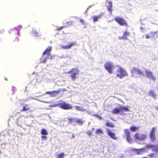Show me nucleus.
<instances>
[{
	"label": "nucleus",
	"instance_id": "f257e3e1",
	"mask_svg": "<svg viewBox=\"0 0 158 158\" xmlns=\"http://www.w3.org/2000/svg\"><path fill=\"white\" fill-rule=\"evenodd\" d=\"M70 74L69 77H71V80L74 81L77 78V76L78 75L79 71L77 68H73L70 70L68 72Z\"/></svg>",
	"mask_w": 158,
	"mask_h": 158
},
{
	"label": "nucleus",
	"instance_id": "f03ea898",
	"mask_svg": "<svg viewBox=\"0 0 158 158\" xmlns=\"http://www.w3.org/2000/svg\"><path fill=\"white\" fill-rule=\"evenodd\" d=\"M128 74L126 71L121 67H119L117 70L116 77L122 79L125 77L127 76Z\"/></svg>",
	"mask_w": 158,
	"mask_h": 158
},
{
	"label": "nucleus",
	"instance_id": "7ed1b4c3",
	"mask_svg": "<svg viewBox=\"0 0 158 158\" xmlns=\"http://www.w3.org/2000/svg\"><path fill=\"white\" fill-rule=\"evenodd\" d=\"M57 106L64 110H69L73 108L71 104L66 103L64 101H61L58 103Z\"/></svg>",
	"mask_w": 158,
	"mask_h": 158
},
{
	"label": "nucleus",
	"instance_id": "20e7f679",
	"mask_svg": "<svg viewBox=\"0 0 158 158\" xmlns=\"http://www.w3.org/2000/svg\"><path fill=\"white\" fill-rule=\"evenodd\" d=\"M104 67L109 73L111 74L113 73L114 65L112 62L109 61L106 62L104 65Z\"/></svg>",
	"mask_w": 158,
	"mask_h": 158
},
{
	"label": "nucleus",
	"instance_id": "39448f33",
	"mask_svg": "<svg viewBox=\"0 0 158 158\" xmlns=\"http://www.w3.org/2000/svg\"><path fill=\"white\" fill-rule=\"evenodd\" d=\"M114 20L120 26H125L126 27L128 26L126 21L122 18L116 17L114 18Z\"/></svg>",
	"mask_w": 158,
	"mask_h": 158
},
{
	"label": "nucleus",
	"instance_id": "423d86ee",
	"mask_svg": "<svg viewBox=\"0 0 158 158\" xmlns=\"http://www.w3.org/2000/svg\"><path fill=\"white\" fill-rule=\"evenodd\" d=\"M131 73L133 76H136L137 75H141L143 74L142 71H140L139 69L135 67H133L131 70Z\"/></svg>",
	"mask_w": 158,
	"mask_h": 158
},
{
	"label": "nucleus",
	"instance_id": "0eeeda50",
	"mask_svg": "<svg viewBox=\"0 0 158 158\" xmlns=\"http://www.w3.org/2000/svg\"><path fill=\"white\" fill-rule=\"evenodd\" d=\"M61 90V89H59L58 90H54L52 91H47L46 94L49 95L51 97H56L58 95Z\"/></svg>",
	"mask_w": 158,
	"mask_h": 158
},
{
	"label": "nucleus",
	"instance_id": "6e6552de",
	"mask_svg": "<svg viewBox=\"0 0 158 158\" xmlns=\"http://www.w3.org/2000/svg\"><path fill=\"white\" fill-rule=\"evenodd\" d=\"M52 47L51 46H48L43 52L42 53V56L43 57L44 56L47 55V56L51 57V54L50 52L52 51Z\"/></svg>",
	"mask_w": 158,
	"mask_h": 158
},
{
	"label": "nucleus",
	"instance_id": "1a4fd4ad",
	"mask_svg": "<svg viewBox=\"0 0 158 158\" xmlns=\"http://www.w3.org/2000/svg\"><path fill=\"white\" fill-rule=\"evenodd\" d=\"M77 44L76 42H74L69 43L67 45L61 46V48L63 49H69L71 48L73 46L77 45Z\"/></svg>",
	"mask_w": 158,
	"mask_h": 158
},
{
	"label": "nucleus",
	"instance_id": "9d476101",
	"mask_svg": "<svg viewBox=\"0 0 158 158\" xmlns=\"http://www.w3.org/2000/svg\"><path fill=\"white\" fill-rule=\"evenodd\" d=\"M145 72L146 76L148 78L153 80V81H154L155 80V77L153 76L152 73V72L148 70H145Z\"/></svg>",
	"mask_w": 158,
	"mask_h": 158
},
{
	"label": "nucleus",
	"instance_id": "9b49d317",
	"mask_svg": "<svg viewBox=\"0 0 158 158\" xmlns=\"http://www.w3.org/2000/svg\"><path fill=\"white\" fill-rule=\"evenodd\" d=\"M130 33L129 32H127L126 30L125 32H124L122 36L118 37L119 39L121 40L122 39L127 40V36H128Z\"/></svg>",
	"mask_w": 158,
	"mask_h": 158
},
{
	"label": "nucleus",
	"instance_id": "f8f14e48",
	"mask_svg": "<svg viewBox=\"0 0 158 158\" xmlns=\"http://www.w3.org/2000/svg\"><path fill=\"white\" fill-rule=\"evenodd\" d=\"M124 137L126 138H131L130 132L128 129H124Z\"/></svg>",
	"mask_w": 158,
	"mask_h": 158
},
{
	"label": "nucleus",
	"instance_id": "ddd939ff",
	"mask_svg": "<svg viewBox=\"0 0 158 158\" xmlns=\"http://www.w3.org/2000/svg\"><path fill=\"white\" fill-rule=\"evenodd\" d=\"M108 4V5L106 6L107 8V10L111 14H112V3L111 1H108L107 2Z\"/></svg>",
	"mask_w": 158,
	"mask_h": 158
},
{
	"label": "nucleus",
	"instance_id": "4468645a",
	"mask_svg": "<svg viewBox=\"0 0 158 158\" xmlns=\"http://www.w3.org/2000/svg\"><path fill=\"white\" fill-rule=\"evenodd\" d=\"M155 127H153L152 128V129L150 133V138H155Z\"/></svg>",
	"mask_w": 158,
	"mask_h": 158
},
{
	"label": "nucleus",
	"instance_id": "2eb2a0df",
	"mask_svg": "<svg viewBox=\"0 0 158 158\" xmlns=\"http://www.w3.org/2000/svg\"><path fill=\"white\" fill-rule=\"evenodd\" d=\"M84 122V121L80 119H76L75 121V124L73 125H75L76 124H78L80 126H82Z\"/></svg>",
	"mask_w": 158,
	"mask_h": 158
},
{
	"label": "nucleus",
	"instance_id": "dca6fc26",
	"mask_svg": "<svg viewBox=\"0 0 158 158\" xmlns=\"http://www.w3.org/2000/svg\"><path fill=\"white\" fill-rule=\"evenodd\" d=\"M102 15H94V16L92 18L93 19V21L94 22H97L98 21V19L101 18L102 16Z\"/></svg>",
	"mask_w": 158,
	"mask_h": 158
},
{
	"label": "nucleus",
	"instance_id": "f3484780",
	"mask_svg": "<svg viewBox=\"0 0 158 158\" xmlns=\"http://www.w3.org/2000/svg\"><path fill=\"white\" fill-rule=\"evenodd\" d=\"M21 105H24V103L21 104ZM30 109L29 107H28V105L27 104H25V106H23V109L21 110V111H26L29 110Z\"/></svg>",
	"mask_w": 158,
	"mask_h": 158
},
{
	"label": "nucleus",
	"instance_id": "a211bd4d",
	"mask_svg": "<svg viewBox=\"0 0 158 158\" xmlns=\"http://www.w3.org/2000/svg\"><path fill=\"white\" fill-rule=\"evenodd\" d=\"M107 134L111 138H117L115 137V134L112 132L110 131H107Z\"/></svg>",
	"mask_w": 158,
	"mask_h": 158
},
{
	"label": "nucleus",
	"instance_id": "6ab92c4d",
	"mask_svg": "<svg viewBox=\"0 0 158 158\" xmlns=\"http://www.w3.org/2000/svg\"><path fill=\"white\" fill-rule=\"evenodd\" d=\"M105 125L108 127L113 128L114 127V125L112 122H110L107 121L105 124Z\"/></svg>",
	"mask_w": 158,
	"mask_h": 158
},
{
	"label": "nucleus",
	"instance_id": "aec40b11",
	"mask_svg": "<svg viewBox=\"0 0 158 158\" xmlns=\"http://www.w3.org/2000/svg\"><path fill=\"white\" fill-rule=\"evenodd\" d=\"M120 110L121 112H122L123 111H130V110H129L128 107V106H121L120 107Z\"/></svg>",
	"mask_w": 158,
	"mask_h": 158
},
{
	"label": "nucleus",
	"instance_id": "412c9836",
	"mask_svg": "<svg viewBox=\"0 0 158 158\" xmlns=\"http://www.w3.org/2000/svg\"><path fill=\"white\" fill-rule=\"evenodd\" d=\"M148 95L149 96H151L154 98H156V95L154 91L153 90H150L148 93Z\"/></svg>",
	"mask_w": 158,
	"mask_h": 158
},
{
	"label": "nucleus",
	"instance_id": "4be33fe9",
	"mask_svg": "<svg viewBox=\"0 0 158 158\" xmlns=\"http://www.w3.org/2000/svg\"><path fill=\"white\" fill-rule=\"evenodd\" d=\"M120 112V109L116 108L114 109L112 111V113L115 114H117L119 113Z\"/></svg>",
	"mask_w": 158,
	"mask_h": 158
},
{
	"label": "nucleus",
	"instance_id": "5701e85b",
	"mask_svg": "<svg viewBox=\"0 0 158 158\" xmlns=\"http://www.w3.org/2000/svg\"><path fill=\"white\" fill-rule=\"evenodd\" d=\"M67 119L68 120V122L69 123L72 124L74 123V124H75V121L76 120V118H67Z\"/></svg>",
	"mask_w": 158,
	"mask_h": 158
},
{
	"label": "nucleus",
	"instance_id": "b1692460",
	"mask_svg": "<svg viewBox=\"0 0 158 158\" xmlns=\"http://www.w3.org/2000/svg\"><path fill=\"white\" fill-rule=\"evenodd\" d=\"M139 129V127L135 126H132L130 127V129L132 131H135Z\"/></svg>",
	"mask_w": 158,
	"mask_h": 158
},
{
	"label": "nucleus",
	"instance_id": "393cba45",
	"mask_svg": "<svg viewBox=\"0 0 158 158\" xmlns=\"http://www.w3.org/2000/svg\"><path fill=\"white\" fill-rule=\"evenodd\" d=\"M95 133L98 135H99L100 134H102L103 132L102 129H97Z\"/></svg>",
	"mask_w": 158,
	"mask_h": 158
},
{
	"label": "nucleus",
	"instance_id": "a878e982",
	"mask_svg": "<svg viewBox=\"0 0 158 158\" xmlns=\"http://www.w3.org/2000/svg\"><path fill=\"white\" fill-rule=\"evenodd\" d=\"M145 151H146V149L145 148H143L139 149L137 153L138 154H141L144 152Z\"/></svg>",
	"mask_w": 158,
	"mask_h": 158
},
{
	"label": "nucleus",
	"instance_id": "bb28decb",
	"mask_svg": "<svg viewBox=\"0 0 158 158\" xmlns=\"http://www.w3.org/2000/svg\"><path fill=\"white\" fill-rule=\"evenodd\" d=\"M41 133L42 135H47L48 134V133L46 130L45 129H42L41 131Z\"/></svg>",
	"mask_w": 158,
	"mask_h": 158
},
{
	"label": "nucleus",
	"instance_id": "cd10ccee",
	"mask_svg": "<svg viewBox=\"0 0 158 158\" xmlns=\"http://www.w3.org/2000/svg\"><path fill=\"white\" fill-rule=\"evenodd\" d=\"M141 134L138 133H136L135 134V138H140L141 137Z\"/></svg>",
	"mask_w": 158,
	"mask_h": 158
},
{
	"label": "nucleus",
	"instance_id": "c85d7f7f",
	"mask_svg": "<svg viewBox=\"0 0 158 158\" xmlns=\"http://www.w3.org/2000/svg\"><path fill=\"white\" fill-rule=\"evenodd\" d=\"M64 156V153L62 152L57 155V158H62Z\"/></svg>",
	"mask_w": 158,
	"mask_h": 158
},
{
	"label": "nucleus",
	"instance_id": "c756f323",
	"mask_svg": "<svg viewBox=\"0 0 158 158\" xmlns=\"http://www.w3.org/2000/svg\"><path fill=\"white\" fill-rule=\"evenodd\" d=\"M156 33V32H150V35L151 37H153L155 36V34Z\"/></svg>",
	"mask_w": 158,
	"mask_h": 158
},
{
	"label": "nucleus",
	"instance_id": "7c9ffc66",
	"mask_svg": "<svg viewBox=\"0 0 158 158\" xmlns=\"http://www.w3.org/2000/svg\"><path fill=\"white\" fill-rule=\"evenodd\" d=\"M151 146L152 147V148L154 149L156 152H158V145L154 146Z\"/></svg>",
	"mask_w": 158,
	"mask_h": 158
},
{
	"label": "nucleus",
	"instance_id": "2f4dec72",
	"mask_svg": "<svg viewBox=\"0 0 158 158\" xmlns=\"http://www.w3.org/2000/svg\"><path fill=\"white\" fill-rule=\"evenodd\" d=\"M75 107L77 110H79L80 111H82L84 110H83L81 108H82V107H81L79 106H75Z\"/></svg>",
	"mask_w": 158,
	"mask_h": 158
},
{
	"label": "nucleus",
	"instance_id": "473e14b6",
	"mask_svg": "<svg viewBox=\"0 0 158 158\" xmlns=\"http://www.w3.org/2000/svg\"><path fill=\"white\" fill-rule=\"evenodd\" d=\"M137 140L136 141L139 144H141V143L140 142V141H142L144 139H136Z\"/></svg>",
	"mask_w": 158,
	"mask_h": 158
},
{
	"label": "nucleus",
	"instance_id": "72a5a7b5",
	"mask_svg": "<svg viewBox=\"0 0 158 158\" xmlns=\"http://www.w3.org/2000/svg\"><path fill=\"white\" fill-rule=\"evenodd\" d=\"M127 141L129 143H132L133 142L132 139H126Z\"/></svg>",
	"mask_w": 158,
	"mask_h": 158
},
{
	"label": "nucleus",
	"instance_id": "f704fd0d",
	"mask_svg": "<svg viewBox=\"0 0 158 158\" xmlns=\"http://www.w3.org/2000/svg\"><path fill=\"white\" fill-rule=\"evenodd\" d=\"M80 22L81 23L82 25H85V21L83 19H79Z\"/></svg>",
	"mask_w": 158,
	"mask_h": 158
},
{
	"label": "nucleus",
	"instance_id": "c9c22d12",
	"mask_svg": "<svg viewBox=\"0 0 158 158\" xmlns=\"http://www.w3.org/2000/svg\"><path fill=\"white\" fill-rule=\"evenodd\" d=\"M66 27H67L66 26H62L60 27H58L57 28V30H60Z\"/></svg>",
	"mask_w": 158,
	"mask_h": 158
},
{
	"label": "nucleus",
	"instance_id": "e433bc0d",
	"mask_svg": "<svg viewBox=\"0 0 158 158\" xmlns=\"http://www.w3.org/2000/svg\"><path fill=\"white\" fill-rule=\"evenodd\" d=\"M49 57L47 56L46 57H44V59L43 60V62L44 63H45L47 59Z\"/></svg>",
	"mask_w": 158,
	"mask_h": 158
},
{
	"label": "nucleus",
	"instance_id": "4c0bfd02",
	"mask_svg": "<svg viewBox=\"0 0 158 158\" xmlns=\"http://www.w3.org/2000/svg\"><path fill=\"white\" fill-rule=\"evenodd\" d=\"M145 36H146V38L147 39H149L150 37H150V36L149 35H148V34H146L145 35Z\"/></svg>",
	"mask_w": 158,
	"mask_h": 158
},
{
	"label": "nucleus",
	"instance_id": "58836bf2",
	"mask_svg": "<svg viewBox=\"0 0 158 158\" xmlns=\"http://www.w3.org/2000/svg\"><path fill=\"white\" fill-rule=\"evenodd\" d=\"M19 41L18 38L16 37L15 39L14 40V41L15 42H18Z\"/></svg>",
	"mask_w": 158,
	"mask_h": 158
},
{
	"label": "nucleus",
	"instance_id": "ea45409f",
	"mask_svg": "<svg viewBox=\"0 0 158 158\" xmlns=\"http://www.w3.org/2000/svg\"><path fill=\"white\" fill-rule=\"evenodd\" d=\"M95 116L97 117L100 120H101L102 119V117H101L97 115H95Z\"/></svg>",
	"mask_w": 158,
	"mask_h": 158
},
{
	"label": "nucleus",
	"instance_id": "a19ab883",
	"mask_svg": "<svg viewBox=\"0 0 158 158\" xmlns=\"http://www.w3.org/2000/svg\"><path fill=\"white\" fill-rule=\"evenodd\" d=\"M72 23H73V22L72 21L67 22L66 23H67L68 24V25H72Z\"/></svg>",
	"mask_w": 158,
	"mask_h": 158
},
{
	"label": "nucleus",
	"instance_id": "79ce46f5",
	"mask_svg": "<svg viewBox=\"0 0 158 158\" xmlns=\"http://www.w3.org/2000/svg\"><path fill=\"white\" fill-rule=\"evenodd\" d=\"M4 30H2L0 31V33L1 34H3L4 33Z\"/></svg>",
	"mask_w": 158,
	"mask_h": 158
},
{
	"label": "nucleus",
	"instance_id": "37998d69",
	"mask_svg": "<svg viewBox=\"0 0 158 158\" xmlns=\"http://www.w3.org/2000/svg\"><path fill=\"white\" fill-rule=\"evenodd\" d=\"M41 137L42 138H47V137L45 136H42Z\"/></svg>",
	"mask_w": 158,
	"mask_h": 158
},
{
	"label": "nucleus",
	"instance_id": "c03bdc74",
	"mask_svg": "<svg viewBox=\"0 0 158 158\" xmlns=\"http://www.w3.org/2000/svg\"><path fill=\"white\" fill-rule=\"evenodd\" d=\"M88 134H89V135H91V132H89V133H88Z\"/></svg>",
	"mask_w": 158,
	"mask_h": 158
},
{
	"label": "nucleus",
	"instance_id": "a18cd8bd",
	"mask_svg": "<svg viewBox=\"0 0 158 158\" xmlns=\"http://www.w3.org/2000/svg\"><path fill=\"white\" fill-rule=\"evenodd\" d=\"M72 137H74V135L73 134H72Z\"/></svg>",
	"mask_w": 158,
	"mask_h": 158
},
{
	"label": "nucleus",
	"instance_id": "49530a36",
	"mask_svg": "<svg viewBox=\"0 0 158 158\" xmlns=\"http://www.w3.org/2000/svg\"><path fill=\"white\" fill-rule=\"evenodd\" d=\"M5 80H6V81H7V79H5Z\"/></svg>",
	"mask_w": 158,
	"mask_h": 158
},
{
	"label": "nucleus",
	"instance_id": "de8ad7c7",
	"mask_svg": "<svg viewBox=\"0 0 158 158\" xmlns=\"http://www.w3.org/2000/svg\"><path fill=\"white\" fill-rule=\"evenodd\" d=\"M37 35H38V32H37Z\"/></svg>",
	"mask_w": 158,
	"mask_h": 158
}]
</instances>
